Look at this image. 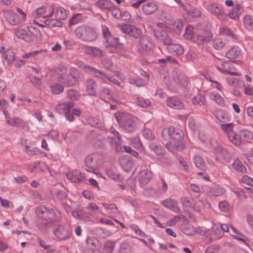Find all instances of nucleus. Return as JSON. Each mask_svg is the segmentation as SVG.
Here are the masks:
<instances>
[{"label":"nucleus","mask_w":253,"mask_h":253,"mask_svg":"<svg viewBox=\"0 0 253 253\" xmlns=\"http://www.w3.org/2000/svg\"><path fill=\"white\" fill-rule=\"evenodd\" d=\"M162 204L163 206L167 208L176 213L180 212V208L178 206V202L175 200L167 199L162 201Z\"/></svg>","instance_id":"obj_19"},{"label":"nucleus","mask_w":253,"mask_h":253,"mask_svg":"<svg viewBox=\"0 0 253 253\" xmlns=\"http://www.w3.org/2000/svg\"><path fill=\"white\" fill-rule=\"evenodd\" d=\"M50 13L46 15L43 16V18L45 17H49L52 16L54 13V10L52 7L50 9ZM46 11V8L44 6H42L39 8H37L33 12V15L35 17H42V15L44 14Z\"/></svg>","instance_id":"obj_27"},{"label":"nucleus","mask_w":253,"mask_h":253,"mask_svg":"<svg viewBox=\"0 0 253 253\" xmlns=\"http://www.w3.org/2000/svg\"><path fill=\"white\" fill-rule=\"evenodd\" d=\"M152 172L150 170H142L139 173V182L142 186H145L150 182L152 178Z\"/></svg>","instance_id":"obj_18"},{"label":"nucleus","mask_w":253,"mask_h":253,"mask_svg":"<svg viewBox=\"0 0 253 253\" xmlns=\"http://www.w3.org/2000/svg\"><path fill=\"white\" fill-rule=\"evenodd\" d=\"M113 39L114 40L113 42L107 41V42L109 43L106 45V50L111 53H117L120 47L119 38H113Z\"/></svg>","instance_id":"obj_21"},{"label":"nucleus","mask_w":253,"mask_h":253,"mask_svg":"<svg viewBox=\"0 0 253 253\" xmlns=\"http://www.w3.org/2000/svg\"><path fill=\"white\" fill-rule=\"evenodd\" d=\"M80 76V71L76 69H73L70 73L58 76L57 81L59 83H62L66 86H73L76 84Z\"/></svg>","instance_id":"obj_4"},{"label":"nucleus","mask_w":253,"mask_h":253,"mask_svg":"<svg viewBox=\"0 0 253 253\" xmlns=\"http://www.w3.org/2000/svg\"><path fill=\"white\" fill-rule=\"evenodd\" d=\"M120 126L128 132L135 130L137 125L133 117L129 114L125 112H117L115 114Z\"/></svg>","instance_id":"obj_2"},{"label":"nucleus","mask_w":253,"mask_h":253,"mask_svg":"<svg viewBox=\"0 0 253 253\" xmlns=\"http://www.w3.org/2000/svg\"><path fill=\"white\" fill-rule=\"evenodd\" d=\"M105 173L107 176L113 180H117L119 178V175L114 173L113 171L110 169H107L105 170Z\"/></svg>","instance_id":"obj_61"},{"label":"nucleus","mask_w":253,"mask_h":253,"mask_svg":"<svg viewBox=\"0 0 253 253\" xmlns=\"http://www.w3.org/2000/svg\"><path fill=\"white\" fill-rule=\"evenodd\" d=\"M169 45H171V47H170V49H171L174 52H175L177 55H182L184 53V48L183 47L181 46L180 44H172L171 43V44Z\"/></svg>","instance_id":"obj_51"},{"label":"nucleus","mask_w":253,"mask_h":253,"mask_svg":"<svg viewBox=\"0 0 253 253\" xmlns=\"http://www.w3.org/2000/svg\"><path fill=\"white\" fill-rule=\"evenodd\" d=\"M15 35L18 38L22 39L27 42H31L33 40L32 36L23 29L16 31Z\"/></svg>","instance_id":"obj_25"},{"label":"nucleus","mask_w":253,"mask_h":253,"mask_svg":"<svg viewBox=\"0 0 253 253\" xmlns=\"http://www.w3.org/2000/svg\"><path fill=\"white\" fill-rule=\"evenodd\" d=\"M53 71L55 74L58 75V76H64L66 73L67 69L64 66L59 65L53 69Z\"/></svg>","instance_id":"obj_50"},{"label":"nucleus","mask_w":253,"mask_h":253,"mask_svg":"<svg viewBox=\"0 0 253 253\" xmlns=\"http://www.w3.org/2000/svg\"><path fill=\"white\" fill-rule=\"evenodd\" d=\"M244 25L249 31L253 29V17L250 15H246L244 18Z\"/></svg>","instance_id":"obj_40"},{"label":"nucleus","mask_w":253,"mask_h":253,"mask_svg":"<svg viewBox=\"0 0 253 253\" xmlns=\"http://www.w3.org/2000/svg\"><path fill=\"white\" fill-rule=\"evenodd\" d=\"M234 126V124L232 123L227 124H223L221 126V128L222 130L226 132L227 136H228V134L230 131H234L233 130V127Z\"/></svg>","instance_id":"obj_56"},{"label":"nucleus","mask_w":253,"mask_h":253,"mask_svg":"<svg viewBox=\"0 0 253 253\" xmlns=\"http://www.w3.org/2000/svg\"><path fill=\"white\" fill-rule=\"evenodd\" d=\"M115 242L111 241H107L104 246L103 251L106 253H112L115 246Z\"/></svg>","instance_id":"obj_48"},{"label":"nucleus","mask_w":253,"mask_h":253,"mask_svg":"<svg viewBox=\"0 0 253 253\" xmlns=\"http://www.w3.org/2000/svg\"><path fill=\"white\" fill-rule=\"evenodd\" d=\"M95 6L101 10H111L114 6L113 3L110 0H98Z\"/></svg>","instance_id":"obj_23"},{"label":"nucleus","mask_w":253,"mask_h":253,"mask_svg":"<svg viewBox=\"0 0 253 253\" xmlns=\"http://www.w3.org/2000/svg\"><path fill=\"white\" fill-rule=\"evenodd\" d=\"M158 9V6L153 2H148L144 4L142 7V10L144 14L149 15L155 12Z\"/></svg>","instance_id":"obj_28"},{"label":"nucleus","mask_w":253,"mask_h":253,"mask_svg":"<svg viewBox=\"0 0 253 253\" xmlns=\"http://www.w3.org/2000/svg\"><path fill=\"white\" fill-rule=\"evenodd\" d=\"M30 82L31 83L36 87H39L42 84V82L40 79L38 77L34 76L33 75H30L29 76Z\"/></svg>","instance_id":"obj_54"},{"label":"nucleus","mask_w":253,"mask_h":253,"mask_svg":"<svg viewBox=\"0 0 253 253\" xmlns=\"http://www.w3.org/2000/svg\"><path fill=\"white\" fill-rule=\"evenodd\" d=\"M219 33L221 35L234 37V34L233 32L227 28L221 27L219 29Z\"/></svg>","instance_id":"obj_59"},{"label":"nucleus","mask_w":253,"mask_h":253,"mask_svg":"<svg viewBox=\"0 0 253 253\" xmlns=\"http://www.w3.org/2000/svg\"><path fill=\"white\" fill-rule=\"evenodd\" d=\"M142 134L145 138L149 140H153L155 138V135L152 131L149 128L144 127V129L142 131Z\"/></svg>","instance_id":"obj_42"},{"label":"nucleus","mask_w":253,"mask_h":253,"mask_svg":"<svg viewBox=\"0 0 253 253\" xmlns=\"http://www.w3.org/2000/svg\"><path fill=\"white\" fill-rule=\"evenodd\" d=\"M55 15L56 17L58 19H65L67 17V13L66 10L62 7H57L55 13Z\"/></svg>","instance_id":"obj_44"},{"label":"nucleus","mask_w":253,"mask_h":253,"mask_svg":"<svg viewBox=\"0 0 253 253\" xmlns=\"http://www.w3.org/2000/svg\"><path fill=\"white\" fill-rule=\"evenodd\" d=\"M193 160L195 166L198 169L204 171L207 169V165L201 156H195L194 157Z\"/></svg>","instance_id":"obj_30"},{"label":"nucleus","mask_w":253,"mask_h":253,"mask_svg":"<svg viewBox=\"0 0 253 253\" xmlns=\"http://www.w3.org/2000/svg\"><path fill=\"white\" fill-rule=\"evenodd\" d=\"M225 44V42L223 40L219 38L215 39L213 42V46L217 50H221Z\"/></svg>","instance_id":"obj_52"},{"label":"nucleus","mask_w":253,"mask_h":253,"mask_svg":"<svg viewBox=\"0 0 253 253\" xmlns=\"http://www.w3.org/2000/svg\"><path fill=\"white\" fill-rule=\"evenodd\" d=\"M87 122L88 124L92 126L95 127H99L100 126L99 121L97 119L91 118L88 119Z\"/></svg>","instance_id":"obj_60"},{"label":"nucleus","mask_w":253,"mask_h":253,"mask_svg":"<svg viewBox=\"0 0 253 253\" xmlns=\"http://www.w3.org/2000/svg\"><path fill=\"white\" fill-rule=\"evenodd\" d=\"M3 16L6 20L11 25H16L21 23V20L19 16L15 12L11 10H6Z\"/></svg>","instance_id":"obj_13"},{"label":"nucleus","mask_w":253,"mask_h":253,"mask_svg":"<svg viewBox=\"0 0 253 253\" xmlns=\"http://www.w3.org/2000/svg\"><path fill=\"white\" fill-rule=\"evenodd\" d=\"M159 39L165 45H169L171 44L172 40L168 36L166 31L162 34V36Z\"/></svg>","instance_id":"obj_53"},{"label":"nucleus","mask_w":253,"mask_h":253,"mask_svg":"<svg viewBox=\"0 0 253 253\" xmlns=\"http://www.w3.org/2000/svg\"><path fill=\"white\" fill-rule=\"evenodd\" d=\"M240 133L241 138H244L247 140L253 139V132L250 130L243 129L240 131Z\"/></svg>","instance_id":"obj_46"},{"label":"nucleus","mask_w":253,"mask_h":253,"mask_svg":"<svg viewBox=\"0 0 253 253\" xmlns=\"http://www.w3.org/2000/svg\"><path fill=\"white\" fill-rule=\"evenodd\" d=\"M214 115L216 118L222 123H225L229 120L228 114L222 110H216L214 112Z\"/></svg>","instance_id":"obj_31"},{"label":"nucleus","mask_w":253,"mask_h":253,"mask_svg":"<svg viewBox=\"0 0 253 253\" xmlns=\"http://www.w3.org/2000/svg\"><path fill=\"white\" fill-rule=\"evenodd\" d=\"M2 57L3 63L6 62L8 65L11 64L14 60V53L9 49L6 50Z\"/></svg>","instance_id":"obj_35"},{"label":"nucleus","mask_w":253,"mask_h":253,"mask_svg":"<svg viewBox=\"0 0 253 253\" xmlns=\"http://www.w3.org/2000/svg\"><path fill=\"white\" fill-rule=\"evenodd\" d=\"M136 102L141 107L146 108L151 105V101L142 97L138 96L136 98Z\"/></svg>","instance_id":"obj_41"},{"label":"nucleus","mask_w":253,"mask_h":253,"mask_svg":"<svg viewBox=\"0 0 253 253\" xmlns=\"http://www.w3.org/2000/svg\"><path fill=\"white\" fill-rule=\"evenodd\" d=\"M222 68L217 67V69L222 73H227L233 76H240V74L234 71L235 70L234 67L227 62L222 63Z\"/></svg>","instance_id":"obj_20"},{"label":"nucleus","mask_w":253,"mask_h":253,"mask_svg":"<svg viewBox=\"0 0 253 253\" xmlns=\"http://www.w3.org/2000/svg\"><path fill=\"white\" fill-rule=\"evenodd\" d=\"M187 14L193 18L199 17L201 15V11L198 9L194 7L192 5L189 3H186L185 6L183 9Z\"/></svg>","instance_id":"obj_22"},{"label":"nucleus","mask_w":253,"mask_h":253,"mask_svg":"<svg viewBox=\"0 0 253 253\" xmlns=\"http://www.w3.org/2000/svg\"><path fill=\"white\" fill-rule=\"evenodd\" d=\"M241 7L240 5L237 4L236 7L232 9V10L229 12V16L233 19H235L237 16L239 14V11L241 9Z\"/></svg>","instance_id":"obj_57"},{"label":"nucleus","mask_w":253,"mask_h":253,"mask_svg":"<svg viewBox=\"0 0 253 253\" xmlns=\"http://www.w3.org/2000/svg\"><path fill=\"white\" fill-rule=\"evenodd\" d=\"M152 47L153 44L149 36L144 35L139 37V43L137 46L139 53L143 54L147 51H150Z\"/></svg>","instance_id":"obj_6"},{"label":"nucleus","mask_w":253,"mask_h":253,"mask_svg":"<svg viewBox=\"0 0 253 253\" xmlns=\"http://www.w3.org/2000/svg\"><path fill=\"white\" fill-rule=\"evenodd\" d=\"M233 168L238 172L242 173H245L247 171L246 167L243 165L239 159H236L232 164Z\"/></svg>","instance_id":"obj_38"},{"label":"nucleus","mask_w":253,"mask_h":253,"mask_svg":"<svg viewBox=\"0 0 253 253\" xmlns=\"http://www.w3.org/2000/svg\"><path fill=\"white\" fill-rule=\"evenodd\" d=\"M192 102L194 104H198L200 102H201L205 105L206 103V100L205 95L200 94L195 96L192 99Z\"/></svg>","instance_id":"obj_55"},{"label":"nucleus","mask_w":253,"mask_h":253,"mask_svg":"<svg viewBox=\"0 0 253 253\" xmlns=\"http://www.w3.org/2000/svg\"><path fill=\"white\" fill-rule=\"evenodd\" d=\"M173 79L176 83L182 86H185L187 84L186 78L184 75L181 72H176V74Z\"/></svg>","instance_id":"obj_36"},{"label":"nucleus","mask_w":253,"mask_h":253,"mask_svg":"<svg viewBox=\"0 0 253 253\" xmlns=\"http://www.w3.org/2000/svg\"><path fill=\"white\" fill-rule=\"evenodd\" d=\"M80 96L78 91L73 89H70L68 90L67 97L73 101L77 100Z\"/></svg>","instance_id":"obj_49"},{"label":"nucleus","mask_w":253,"mask_h":253,"mask_svg":"<svg viewBox=\"0 0 253 253\" xmlns=\"http://www.w3.org/2000/svg\"><path fill=\"white\" fill-rule=\"evenodd\" d=\"M119 163L122 169L126 172L130 171L133 167V159L128 156L121 157L119 159Z\"/></svg>","instance_id":"obj_14"},{"label":"nucleus","mask_w":253,"mask_h":253,"mask_svg":"<svg viewBox=\"0 0 253 253\" xmlns=\"http://www.w3.org/2000/svg\"><path fill=\"white\" fill-rule=\"evenodd\" d=\"M36 212L38 217L43 220H49L51 218V215L53 214V212L50 211L43 206L38 207Z\"/></svg>","instance_id":"obj_15"},{"label":"nucleus","mask_w":253,"mask_h":253,"mask_svg":"<svg viewBox=\"0 0 253 253\" xmlns=\"http://www.w3.org/2000/svg\"><path fill=\"white\" fill-rule=\"evenodd\" d=\"M183 135V132L181 130L172 126L164 129L162 132V137L164 140H167L168 137L172 140L167 143L166 146L173 153L181 151L184 148V145L181 141Z\"/></svg>","instance_id":"obj_1"},{"label":"nucleus","mask_w":253,"mask_h":253,"mask_svg":"<svg viewBox=\"0 0 253 253\" xmlns=\"http://www.w3.org/2000/svg\"><path fill=\"white\" fill-rule=\"evenodd\" d=\"M112 10V14L114 17L116 19H119L122 17V12L120 8L117 7H113Z\"/></svg>","instance_id":"obj_62"},{"label":"nucleus","mask_w":253,"mask_h":253,"mask_svg":"<svg viewBox=\"0 0 253 253\" xmlns=\"http://www.w3.org/2000/svg\"><path fill=\"white\" fill-rule=\"evenodd\" d=\"M55 197L58 200H63L65 199L67 197V195L64 191L63 190H58L57 191L55 194Z\"/></svg>","instance_id":"obj_63"},{"label":"nucleus","mask_w":253,"mask_h":253,"mask_svg":"<svg viewBox=\"0 0 253 253\" xmlns=\"http://www.w3.org/2000/svg\"><path fill=\"white\" fill-rule=\"evenodd\" d=\"M207 9L220 21L226 22L228 20V16L224 12L221 6H219L216 3H212L208 6Z\"/></svg>","instance_id":"obj_8"},{"label":"nucleus","mask_w":253,"mask_h":253,"mask_svg":"<svg viewBox=\"0 0 253 253\" xmlns=\"http://www.w3.org/2000/svg\"><path fill=\"white\" fill-rule=\"evenodd\" d=\"M197 39L199 41L209 42L212 40L213 35L211 32H208L206 36L198 35Z\"/></svg>","instance_id":"obj_47"},{"label":"nucleus","mask_w":253,"mask_h":253,"mask_svg":"<svg viewBox=\"0 0 253 253\" xmlns=\"http://www.w3.org/2000/svg\"><path fill=\"white\" fill-rule=\"evenodd\" d=\"M193 29V27L191 25H189L186 28L185 33L183 35V37L185 39L187 40H191L193 39L194 35Z\"/></svg>","instance_id":"obj_43"},{"label":"nucleus","mask_w":253,"mask_h":253,"mask_svg":"<svg viewBox=\"0 0 253 253\" xmlns=\"http://www.w3.org/2000/svg\"><path fill=\"white\" fill-rule=\"evenodd\" d=\"M51 92L54 95H58L63 92L64 89V86L58 83H56L50 86Z\"/></svg>","instance_id":"obj_34"},{"label":"nucleus","mask_w":253,"mask_h":253,"mask_svg":"<svg viewBox=\"0 0 253 253\" xmlns=\"http://www.w3.org/2000/svg\"><path fill=\"white\" fill-rule=\"evenodd\" d=\"M76 36L84 42H91L97 38V34L92 28L87 26L78 27L75 31Z\"/></svg>","instance_id":"obj_3"},{"label":"nucleus","mask_w":253,"mask_h":253,"mask_svg":"<svg viewBox=\"0 0 253 253\" xmlns=\"http://www.w3.org/2000/svg\"><path fill=\"white\" fill-rule=\"evenodd\" d=\"M149 148L158 156H163L165 153V151L162 146L155 143H151L149 145Z\"/></svg>","instance_id":"obj_32"},{"label":"nucleus","mask_w":253,"mask_h":253,"mask_svg":"<svg viewBox=\"0 0 253 253\" xmlns=\"http://www.w3.org/2000/svg\"><path fill=\"white\" fill-rule=\"evenodd\" d=\"M130 227L132 230H133L135 232L136 234L138 235L141 237H146L145 233L141 231V230L139 228L137 225L135 224H131L130 225Z\"/></svg>","instance_id":"obj_58"},{"label":"nucleus","mask_w":253,"mask_h":253,"mask_svg":"<svg viewBox=\"0 0 253 253\" xmlns=\"http://www.w3.org/2000/svg\"><path fill=\"white\" fill-rule=\"evenodd\" d=\"M121 29L123 33L136 39L139 38L141 34V30L132 25H123Z\"/></svg>","instance_id":"obj_9"},{"label":"nucleus","mask_w":253,"mask_h":253,"mask_svg":"<svg viewBox=\"0 0 253 253\" xmlns=\"http://www.w3.org/2000/svg\"><path fill=\"white\" fill-rule=\"evenodd\" d=\"M80 66L82 68L84 72L94 76L96 78L104 80L106 78L108 77V75H107L104 72L96 69L89 65H84L83 67L81 66Z\"/></svg>","instance_id":"obj_10"},{"label":"nucleus","mask_w":253,"mask_h":253,"mask_svg":"<svg viewBox=\"0 0 253 253\" xmlns=\"http://www.w3.org/2000/svg\"><path fill=\"white\" fill-rule=\"evenodd\" d=\"M227 137L229 140L236 146H239L242 143V138L240 133L238 134L234 131H230Z\"/></svg>","instance_id":"obj_29"},{"label":"nucleus","mask_w":253,"mask_h":253,"mask_svg":"<svg viewBox=\"0 0 253 253\" xmlns=\"http://www.w3.org/2000/svg\"><path fill=\"white\" fill-rule=\"evenodd\" d=\"M85 90L88 95L95 96L96 94L97 85L93 79H87L85 82Z\"/></svg>","instance_id":"obj_17"},{"label":"nucleus","mask_w":253,"mask_h":253,"mask_svg":"<svg viewBox=\"0 0 253 253\" xmlns=\"http://www.w3.org/2000/svg\"><path fill=\"white\" fill-rule=\"evenodd\" d=\"M66 176L68 179L75 183H80L85 178L84 174L77 169L68 172L66 174Z\"/></svg>","instance_id":"obj_16"},{"label":"nucleus","mask_w":253,"mask_h":253,"mask_svg":"<svg viewBox=\"0 0 253 253\" xmlns=\"http://www.w3.org/2000/svg\"><path fill=\"white\" fill-rule=\"evenodd\" d=\"M82 50L86 54L92 56H103L104 51L98 48L83 45Z\"/></svg>","instance_id":"obj_12"},{"label":"nucleus","mask_w":253,"mask_h":253,"mask_svg":"<svg viewBox=\"0 0 253 253\" xmlns=\"http://www.w3.org/2000/svg\"><path fill=\"white\" fill-rule=\"evenodd\" d=\"M101 159L102 156L98 153H92L87 156L84 162L85 169L88 172L95 173Z\"/></svg>","instance_id":"obj_5"},{"label":"nucleus","mask_w":253,"mask_h":253,"mask_svg":"<svg viewBox=\"0 0 253 253\" xmlns=\"http://www.w3.org/2000/svg\"><path fill=\"white\" fill-rule=\"evenodd\" d=\"M74 103L73 101L64 102L56 106V110L59 113L65 114L69 111L72 107L74 106Z\"/></svg>","instance_id":"obj_26"},{"label":"nucleus","mask_w":253,"mask_h":253,"mask_svg":"<svg viewBox=\"0 0 253 253\" xmlns=\"http://www.w3.org/2000/svg\"><path fill=\"white\" fill-rule=\"evenodd\" d=\"M181 202H182L183 206L185 207H188L190 208H194L196 206L194 200L190 197H184L181 198Z\"/></svg>","instance_id":"obj_39"},{"label":"nucleus","mask_w":253,"mask_h":253,"mask_svg":"<svg viewBox=\"0 0 253 253\" xmlns=\"http://www.w3.org/2000/svg\"><path fill=\"white\" fill-rule=\"evenodd\" d=\"M111 90L108 88H103L101 89L99 92L100 98L104 101H105V98H106L113 100L111 95Z\"/></svg>","instance_id":"obj_45"},{"label":"nucleus","mask_w":253,"mask_h":253,"mask_svg":"<svg viewBox=\"0 0 253 253\" xmlns=\"http://www.w3.org/2000/svg\"><path fill=\"white\" fill-rule=\"evenodd\" d=\"M212 148L215 152L220 154L223 161L227 163L231 162V156L229 151L221 145H217L212 146Z\"/></svg>","instance_id":"obj_11"},{"label":"nucleus","mask_w":253,"mask_h":253,"mask_svg":"<svg viewBox=\"0 0 253 253\" xmlns=\"http://www.w3.org/2000/svg\"><path fill=\"white\" fill-rule=\"evenodd\" d=\"M8 124L14 127H21L25 125V122L19 118H12L7 121Z\"/></svg>","instance_id":"obj_37"},{"label":"nucleus","mask_w":253,"mask_h":253,"mask_svg":"<svg viewBox=\"0 0 253 253\" xmlns=\"http://www.w3.org/2000/svg\"><path fill=\"white\" fill-rule=\"evenodd\" d=\"M167 104L169 107L175 109H181L184 106L182 102L174 97L168 98L167 101Z\"/></svg>","instance_id":"obj_24"},{"label":"nucleus","mask_w":253,"mask_h":253,"mask_svg":"<svg viewBox=\"0 0 253 253\" xmlns=\"http://www.w3.org/2000/svg\"><path fill=\"white\" fill-rule=\"evenodd\" d=\"M54 233L58 240H66L71 237L72 229L68 225H60L54 230Z\"/></svg>","instance_id":"obj_7"},{"label":"nucleus","mask_w":253,"mask_h":253,"mask_svg":"<svg viewBox=\"0 0 253 253\" xmlns=\"http://www.w3.org/2000/svg\"><path fill=\"white\" fill-rule=\"evenodd\" d=\"M120 253H130V248L126 244H121L120 248Z\"/></svg>","instance_id":"obj_64"},{"label":"nucleus","mask_w":253,"mask_h":253,"mask_svg":"<svg viewBox=\"0 0 253 253\" xmlns=\"http://www.w3.org/2000/svg\"><path fill=\"white\" fill-rule=\"evenodd\" d=\"M240 54V50L238 46L235 45L226 54V57L230 59L237 58Z\"/></svg>","instance_id":"obj_33"}]
</instances>
